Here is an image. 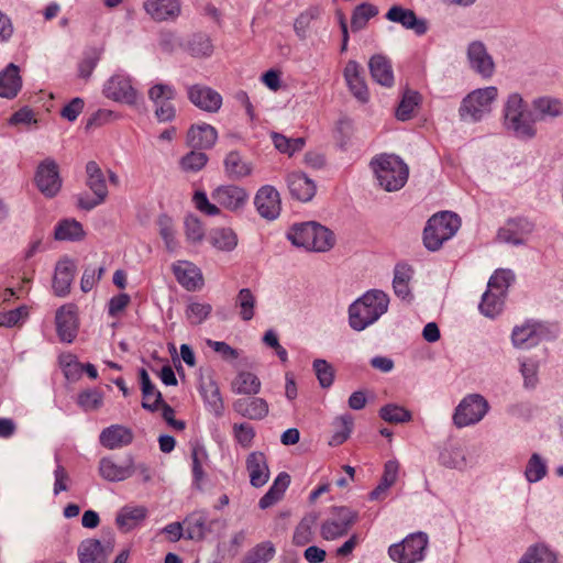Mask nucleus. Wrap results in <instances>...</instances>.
<instances>
[{
	"instance_id": "ea45409f",
	"label": "nucleus",
	"mask_w": 563,
	"mask_h": 563,
	"mask_svg": "<svg viewBox=\"0 0 563 563\" xmlns=\"http://www.w3.org/2000/svg\"><path fill=\"white\" fill-rule=\"evenodd\" d=\"M185 49L196 58L209 57L213 53L212 40L207 33H195L187 40Z\"/></svg>"
},
{
	"instance_id": "0eeeda50",
	"label": "nucleus",
	"mask_w": 563,
	"mask_h": 563,
	"mask_svg": "<svg viewBox=\"0 0 563 563\" xmlns=\"http://www.w3.org/2000/svg\"><path fill=\"white\" fill-rule=\"evenodd\" d=\"M86 185L92 191L93 197H89L87 194H80L77 197V205L80 209L90 211L106 201L108 187L104 174L95 161H89L86 164Z\"/></svg>"
},
{
	"instance_id": "1a4fd4ad",
	"label": "nucleus",
	"mask_w": 563,
	"mask_h": 563,
	"mask_svg": "<svg viewBox=\"0 0 563 563\" xmlns=\"http://www.w3.org/2000/svg\"><path fill=\"white\" fill-rule=\"evenodd\" d=\"M428 536L423 532L411 533L401 542L388 549L390 559L397 563H417L424 558Z\"/></svg>"
},
{
	"instance_id": "f8f14e48",
	"label": "nucleus",
	"mask_w": 563,
	"mask_h": 563,
	"mask_svg": "<svg viewBox=\"0 0 563 563\" xmlns=\"http://www.w3.org/2000/svg\"><path fill=\"white\" fill-rule=\"evenodd\" d=\"M468 68L483 79H490L496 73V64L482 41H472L466 46Z\"/></svg>"
},
{
	"instance_id": "aec40b11",
	"label": "nucleus",
	"mask_w": 563,
	"mask_h": 563,
	"mask_svg": "<svg viewBox=\"0 0 563 563\" xmlns=\"http://www.w3.org/2000/svg\"><path fill=\"white\" fill-rule=\"evenodd\" d=\"M187 95L192 104L207 112H218L222 106L220 93L207 86H190L188 87Z\"/></svg>"
},
{
	"instance_id": "cd10ccee",
	"label": "nucleus",
	"mask_w": 563,
	"mask_h": 563,
	"mask_svg": "<svg viewBox=\"0 0 563 563\" xmlns=\"http://www.w3.org/2000/svg\"><path fill=\"white\" fill-rule=\"evenodd\" d=\"M139 378L142 391V408L155 412L166 404L163 399L162 393L152 383L150 375L145 368H140Z\"/></svg>"
},
{
	"instance_id": "ddd939ff",
	"label": "nucleus",
	"mask_w": 563,
	"mask_h": 563,
	"mask_svg": "<svg viewBox=\"0 0 563 563\" xmlns=\"http://www.w3.org/2000/svg\"><path fill=\"white\" fill-rule=\"evenodd\" d=\"M34 183L40 192L46 198H54L60 191L63 180L57 163L47 157L42 161L34 175Z\"/></svg>"
},
{
	"instance_id": "423d86ee",
	"label": "nucleus",
	"mask_w": 563,
	"mask_h": 563,
	"mask_svg": "<svg viewBox=\"0 0 563 563\" xmlns=\"http://www.w3.org/2000/svg\"><path fill=\"white\" fill-rule=\"evenodd\" d=\"M358 512L347 506H333L321 522L320 536L327 541L338 540L349 533L357 522Z\"/></svg>"
},
{
	"instance_id": "e433bc0d",
	"label": "nucleus",
	"mask_w": 563,
	"mask_h": 563,
	"mask_svg": "<svg viewBox=\"0 0 563 563\" xmlns=\"http://www.w3.org/2000/svg\"><path fill=\"white\" fill-rule=\"evenodd\" d=\"M99 439L104 448L114 450L129 445L133 440V433L124 426L113 424L103 429Z\"/></svg>"
},
{
	"instance_id": "5701e85b",
	"label": "nucleus",
	"mask_w": 563,
	"mask_h": 563,
	"mask_svg": "<svg viewBox=\"0 0 563 563\" xmlns=\"http://www.w3.org/2000/svg\"><path fill=\"white\" fill-rule=\"evenodd\" d=\"M415 276L413 267L406 263L399 262L394 267L393 290L396 297L406 302L413 300V294L410 287Z\"/></svg>"
},
{
	"instance_id": "4468645a",
	"label": "nucleus",
	"mask_w": 563,
	"mask_h": 563,
	"mask_svg": "<svg viewBox=\"0 0 563 563\" xmlns=\"http://www.w3.org/2000/svg\"><path fill=\"white\" fill-rule=\"evenodd\" d=\"M211 198L219 207L238 212L246 206L250 195L243 187L222 185L211 192Z\"/></svg>"
},
{
	"instance_id": "37998d69",
	"label": "nucleus",
	"mask_w": 563,
	"mask_h": 563,
	"mask_svg": "<svg viewBox=\"0 0 563 563\" xmlns=\"http://www.w3.org/2000/svg\"><path fill=\"white\" fill-rule=\"evenodd\" d=\"M191 472L194 477V486L197 489L202 488V482L206 477L205 471H203V464L208 460V453L205 449V446L200 444H195L191 448Z\"/></svg>"
},
{
	"instance_id": "4d7b16f0",
	"label": "nucleus",
	"mask_w": 563,
	"mask_h": 563,
	"mask_svg": "<svg viewBox=\"0 0 563 563\" xmlns=\"http://www.w3.org/2000/svg\"><path fill=\"white\" fill-rule=\"evenodd\" d=\"M379 417L389 423H402L412 419L409 410L395 404H388L379 409Z\"/></svg>"
},
{
	"instance_id": "39448f33",
	"label": "nucleus",
	"mask_w": 563,
	"mask_h": 563,
	"mask_svg": "<svg viewBox=\"0 0 563 563\" xmlns=\"http://www.w3.org/2000/svg\"><path fill=\"white\" fill-rule=\"evenodd\" d=\"M498 97V89L495 86L478 88L471 91L463 98L459 108L460 118L463 121L478 122L490 113L492 106Z\"/></svg>"
},
{
	"instance_id": "bb28decb",
	"label": "nucleus",
	"mask_w": 563,
	"mask_h": 563,
	"mask_svg": "<svg viewBox=\"0 0 563 563\" xmlns=\"http://www.w3.org/2000/svg\"><path fill=\"white\" fill-rule=\"evenodd\" d=\"M544 334L539 323L527 320L521 325H517L512 330V344L519 349H529L537 345Z\"/></svg>"
},
{
	"instance_id": "a878e982",
	"label": "nucleus",
	"mask_w": 563,
	"mask_h": 563,
	"mask_svg": "<svg viewBox=\"0 0 563 563\" xmlns=\"http://www.w3.org/2000/svg\"><path fill=\"white\" fill-rule=\"evenodd\" d=\"M218 140L216 128L207 123L192 124L187 132L186 144L195 150H209Z\"/></svg>"
},
{
	"instance_id": "13d9d810",
	"label": "nucleus",
	"mask_w": 563,
	"mask_h": 563,
	"mask_svg": "<svg viewBox=\"0 0 563 563\" xmlns=\"http://www.w3.org/2000/svg\"><path fill=\"white\" fill-rule=\"evenodd\" d=\"M419 101L420 95L417 91L407 90L396 110L397 119L401 121L409 120Z\"/></svg>"
},
{
	"instance_id": "6e6552de",
	"label": "nucleus",
	"mask_w": 563,
	"mask_h": 563,
	"mask_svg": "<svg viewBox=\"0 0 563 563\" xmlns=\"http://www.w3.org/2000/svg\"><path fill=\"white\" fill-rule=\"evenodd\" d=\"M488 410V401L482 395H467L455 408L453 423L460 429L476 424L486 416Z\"/></svg>"
},
{
	"instance_id": "8fccbe9b",
	"label": "nucleus",
	"mask_w": 563,
	"mask_h": 563,
	"mask_svg": "<svg viewBox=\"0 0 563 563\" xmlns=\"http://www.w3.org/2000/svg\"><path fill=\"white\" fill-rule=\"evenodd\" d=\"M353 417L350 413L342 415L333 421L334 433L330 440L331 445H340L347 440L353 429Z\"/></svg>"
},
{
	"instance_id": "774afa93",
	"label": "nucleus",
	"mask_w": 563,
	"mask_h": 563,
	"mask_svg": "<svg viewBox=\"0 0 563 563\" xmlns=\"http://www.w3.org/2000/svg\"><path fill=\"white\" fill-rule=\"evenodd\" d=\"M78 405L86 411L96 410L102 405V394L97 389H89L78 395Z\"/></svg>"
},
{
	"instance_id": "f257e3e1",
	"label": "nucleus",
	"mask_w": 563,
	"mask_h": 563,
	"mask_svg": "<svg viewBox=\"0 0 563 563\" xmlns=\"http://www.w3.org/2000/svg\"><path fill=\"white\" fill-rule=\"evenodd\" d=\"M504 126L516 139L530 141L537 135L534 117L527 112L522 97L515 92L508 96L504 106Z\"/></svg>"
},
{
	"instance_id": "72a5a7b5",
	"label": "nucleus",
	"mask_w": 563,
	"mask_h": 563,
	"mask_svg": "<svg viewBox=\"0 0 563 563\" xmlns=\"http://www.w3.org/2000/svg\"><path fill=\"white\" fill-rule=\"evenodd\" d=\"M532 115L536 121H550L563 115V101L552 97H539L532 101Z\"/></svg>"
},
{
	"instance_id": "4c0bfd02",
	"label": "nucleus",
	"mask_w": 563,
	"mask_h": 563,
	"mask_svg": "<svg viewBox=\"0 0 563 563\" xmlns=\"http://www.w3.org/2000/svg\"><path fill=\"white\" fill-rule=\"evenodd\" d=\"M186 527V538L189 540L200 541L207 532L210 531L208 527V514L205 510H196L189 514L184 519Z\"/></svg>"
},
{
	"instance_id": "6e6d98bb",
	"label": "nucleus",
	"mask_w": 563,
	"mask_h": 563,
	"mask_svg": "<svg viewBox=\"0 0 563 563\" xmlns=\"http://www.w3.org/2000/svg\"><path fill=\"white\" fill-rule=\"evenodd\" d=\"M378 13V10L375 5L368 3H362L357 5L352 14L351 19V29L353 32H357L364 29L373 16Z\"/></svg>"
},
{
	"instance_id": "20e7f679",
	"label": "nucleus",
	"mask_w": 563,
	"mask_h": 563,
	"mask_svg": "<svg viewBox=\"0 0 563 563\" xmlns=\"http://www.w3.org/2000/svg\"><path fill=\"white\" fill-rule=\"evenodd\" d=\"M460 218L450 211L433 214L423 230V244L429 251H438L443 243L452 239L460 229Z\"/></svg>"
},
{
	"instance_id": "49530a36",
	"label": "nucleus",
	"mask_w": 563,
	"mask_h": 563,
	"mask_svg": "<svg viewBox=\"0 0 563 563\" xmlns=\"http://www.w3.org/2000/svg\"><path fill=\"white\" fill-rule=\"evenodd\" d=\"M261 389V382L250 372H241L232 382V390L240 395H255Z\"/></svg>"
},
{
	"instance_id": "c85d7f7f",
	"label": "nucleus",
	"mask_w": 563,
	"mask_h": 563,
	"mask_svg": "<svg viewBox=\"0 0 563 563\" xmlns=\"http://www.w3.org/2000/svg\"><path fill=\"white\" fill-rule=\"evenodd\" d=\"M233 410L244 418L262 420L268 415L269 407L263 398L246 397L236 399L233 402Z\"/></svg>"
},
{
	"instance_id": "f704fd0d",
	"label": "nucleus",
	"mask_w": 563,
	"mask_h": 563,
	"mask_svg": "<svg viewBox=\"0 0 563 563\" xmlns=\"http://www.w3.org/2000/svg\"><path fill=\"white\" fill-rule=\"evenodd\" d=\"M368 68L373 80L380 86L390 88L395 82L394 71L390 60L382 54L371 57Z\"/></svg>"
},
{
	"instance_id": "58836bf2",
	"label": "nucleus",
	"mask_w": 563,
	"mask_h": 563,
	"mask_svg": "<svg viewBox=\"0 0 563 563\" xmlns=\"http://www.w3.org/2000/svg\"><path fill=\"white\" fill-rule=\"evenodd\" d=\"M223 164L225 175L233 180L242 179L252 173L251 163L243 159L241 154L236 151L228 153Z\"/></svg>"
},
{
	"instance_id": "bf43d9fd",
	"label": "nucleus",
	"mask_w": 563,
	"mask_h": 563,
	"mask_svg": "<svg viewBox=\"0 0 563 563\" xmlns=\"http://www.w3.org/2000/svg\"><path fill=\"white\" fill-rule=\"evenodd\" d=\"M200 151H190L180 158L179 165L183 170L197 173L201 170L208 163V156Z\"/></svg>"
},
{
	"instance_id": "69168bd1",
	"label": "nucleus",
	"mask_w": 563,
	"mask_h": 563,
	"mask_svg": "<svg viewBox=\"0 0 563 563\" xmlns=\"http://www.w3.org/2000/svg\"><path fill=\"white\" fill-rule=\"evenodd\" d=\"M233 435L236 442L244 449H249L252 446L254 438H255V430L254 428L246 423H234L233 424Z\"/></svg>"
},
{
	"instance_id": "5fc2aeb1",
	"label": "nucleus",
	"mask_w": 563,
	"mask_h": 563,
	"mask_svg": "<svg viewBox=\"0 0 563 563\" xmlns=\"http://www.w3.org/2000/svg\"><path fill=\"white\" fill-rule=\"evenodd\" d=\"M548 472V466L545 460H543L540 454L533 453L526 466L525 476L529 483L540 482Z\"/></svg>"
},
{
	"instance_id": "de8ad7c7",
	"label": "nucleus",
	"mask_w": 563,
	"mask_h": 563,
	"mask_svg": "<svg viewBox=\"0 0 563 563\" xmlns=\"http://www.w3.org/2000/svg\"><path fill=\"white\" fill-rule=\"evenodd\" d=\"M440 463L449 468L463 471L467 467V459L463 448L450 446L444 449L439 456Z\"/></svg>"
},
{
	"instance_id": "4be33fe9",
	"label": "nucleus",
	"mask_w": 563,
	"mask_h": 563,
	"mask_svg": "<svg viewBox=\"0 0 563 563\" xmlns=\"http://www.w3.org/2000/svg\"><path fill=\"white\" fill-rule=\"evenodd\" d=\"M199 391L205 400L207 409L216 417H221L224 411V405L218 383L211 374L200 376Z\"/></svg>"
},
{
	"instance_id": "864d4df0",
	"label": "nucleus",
	"mask_w": 563,
	"mask_h": 563,
	"mask_svg": "<svg viewBox=\"0 0 563 563\" xmlns=\"http://www.w3.org/2000/svg\"><path fill=\"white\" fill-rule=\"evenodd\" d=\"M556 558L545 545L529 547L518 563H555Z\"/></svg>"
},
{
	"instance_id": "680f3d73",
	"label": "nucleus",
	"mask_w": 563,
	"mask_h": 563,
	"mask_svg": "<svg viewBox=\"0 0 563 563\" xmlns=\"http://www.w3.org/2000/svg\"><path fill=\"white\" fill-rule=\"evenodd\" d=\"M78 330L77 319H56V332L62 342L71 343L76 339Z\"/></svg>"
},
{
	"instance_id": "7ed1b4c3",
	"label": "nucleus",
	"mask_w": 563,
	"mask_h": 563,
	"mask_svg": "<svg viewBox=\"0 0 563 563\" xmlns=\"http://www.w3.org/2000/svg\"><path fill=\"white\" fill-rule=\"evenodd\" d=\"M379 186L386 191L400 190L409 176L408 165L395 154H380L371 161Z\"/></svg>"
},
{
	"instance_id": "09e8293b",
	"label": "nucleus",
	"mask_w": 563,
	"mask_h": 563,
	"mask_svg": "<svg viewBox=\"0 0 563 563\" xmlns=\"http://www.w3.org/2000/svg\"><path fill=\"white\" fill-rule=\"evenodd\" d=\"M211 244L223 252H231L238 245V236L230 228H219L210 234Z\"/></svg>"
},
{
	"instance_id": "dca6fc26",
	"label": "nucleus",
	"mask_w": 563,
	"mask_h": 563,
	"mask_svg": "<svg viewBox=\"0 0 563 563\" xmlns=\"http://www.w3.org/2000/svg\"><path fill=\"white\" fill-rule=\"evenodd\" d=\"M113 549L114 541L112 538L104 541V543L90 538L80 542L77 554L80 563H107Z\"/></svg>"
},
{
	"instance_id": "2f4dec72",
	"label": "nucleus",
	"mask_w": 563,
	"mask_h": 563,
	"mask_svg": "<svg viewBox=\"0 0 563 563\" xmlns=\"http://www.w3.org/2000/svg\"><path fill=\"white\" fill-rule=\"evenodd\" d=\"M246 470L250 475V483L254 487L264 486L269 478V470L264 453L254 451L246 457Z\"/></svg>"
},
{
	"instance_id": "412c9836",
	"label": "nucleus",
	"mask_w": 563,
	"mask_h": 563,
	"mask_svg": "<svg viewBox=\"0 0 563 563\" xmlns=\"http://www.w3.org/2000/svg\"><path fill=\"white\" fill-rule=\"evenodd\" d=\"M385 18L390 22L399 23L407 30H412L419 36L428 31V23L424 19L418 18L411 9L401 5H393Z\"/></svg>"
},
{
	"instance_id": "e2e57ef3",
	"label": "nucleus",
	"mask_w": 563,
	"mask_h": 563,
	"mask_svg": "<svg viewBox=\"0 0 563 563\" xmlns=\"http://www.w3.org/2000/svg\"><path fill=\"white\" fill-rule=\"evenodd\" d=\"M318 382L322 388H329L334 380V368L325 360L317 358L312 364Z\"/></svg>"
},
{
	"instance_id": "9b49d317",
	"label": "nucleus",
	"mask_w": 563,
	"mask_h": 563,
	"mask_svg": "<svg viewBox=\"0 0 563 563\" xmlns=\"http://www.w3.org/2000/svg\"><path fill=\"white\" fill-rule=\"evenodd\" d=\"M176 95L172 85L159 82L150 88L148 99L154 103V115L158 122H172L176 118V108L172 103Z\"/></svg>"
},
{
	"instance_id": "0e129e2a",
	"label": "nucleus",
	"mask_w": 563,
	"mask_h": 563,
	"mask_svg": "<svg viewBox=\"0 0 563 563\" xmlns=\"http://www.w3.org/2000/svg\"><path fill=\"white\" fill-rule=\"evenodd\" d=\"M101 53L98 49L86 52L78 63V76L85 80L89 79L100 60Z\"/></svg>"
},
{
	"instance_id": "c756f323",
	"label": "nucleus",
	"mask_w": 563,
	"mask_h": 563,
	"mask_svg": "<svg viewBox=\"0 0 563 563\" xmlns=\"http://www.w3.org/2000/svg\"><path fill=\"white\" fill-rule=\"evenodd\" d=\"M286 183L292 198L308 202L316 195V184L302 173H291L287 176Z\"/></svg>"
},
{
	"instance_id": "9d476101",
	"label": "nucleus",
	"mask_w": 563,
	"mask_h": 563,
	"mask_svg": "<svg viewBox=\"0 0 563 563\" xmlns=\"http://www.w3.org/2000/svg\"><path fill=\"white\" fill-rule=\"evenodd\" d=\"M389 297L380 289H369L349 307V317H382L388 310Z\"/></svg>"
},
{
	"instance_id": "473e14b6",
	"label": "nucleus",
	"mask_w": 563,
	"mask_h": 563,
	"mask_svg": "<svg viewBox=\"0 0 563 563\" xmlns=\"http://www.w3.org/2000/svg\"><path fill=\"white\" fill-rule=\"evenodd\" d=\"M350 91L362 102L368 100V89L362 76L361 66L355 60H349L343 71Z\"/></svg>"
},
{
	"instance_id": "7c9ffc66",
	"label": "nucleus",
	"mask_w": 563,
	"mask_h": 563,
	"mask_svg": "<svg viewBox=\"0 0 563 563\" xmlns=\"http://www.w3.org/2000/svg\"><path fill=\"white\" fill-rule=\"evenodd\" d=\"M22 77L20 67L10 63L0 71V97L14 99L22 89Z\"/></svg>"
},
{
	"instance_id": "052dcab7",
	"label": "nucleus",
	"mask_w": 563,
	"mask_h": 563,
	"mask_svg": "<svg viewBox=\"0 0 563 563\" xmlns=\"http://www.w3.org/2000/svg\"><path fill=\"white\" fill-rule=\"evenodd\" d=\"M157 224L166 249L169 252H174L177 249V241L175 239L173 220L168 216L162 214L157 220Z\"/></svg>"
},
{
	"instance_id": "6ab92c4d",
	"label": "nucleus",
	"mask_w": 563,
	"mask_h": 563,
	"mask_svg": "<svg viewBox=\"0 0 563 563\" xmlns=\"http://www.w3.org/2000/svg\"><path fill=\"white\" fill-rule=\"evenodd\" d=\"M533 229V223L526 218L511 219L498 230L497 239L507 244L522 245Z\"/></svg>"
},
{
	"instance_id": "c9c22d12",
	"label": "nucleus",
	"mask_w": 563,
	"mask_h": 563,
	"mask_svg": "<svg viewBox=\"0 0 563 563\" xmlns=\"http://www.w3.org/2000/svg\"><path fill=\"white\" fill-rule=\"evenodd\" d=\"M143 7L146 13L155 21L175 19L180 13L178 0H146Z\"/></svg>"
},
{
	"instance_id": "f3484780",
	"label": "nucleus",
	"mask_w": 563,
	"mask_h": 563,
	"mask_svg": "<svg viewBox=\"0 0 563 563\" xmlns=\"http://www.w3.org/2000/svg\"><path fill=\"white\" fill-rule=\"evenodd\" d=\"M254 206L263 219H277L282 210L279 192L271 185L262 186L254 197Z\"/></svg>"
},
{
	"instance_id": "79ce46f5",
	"label": "nucleus",
	"mask_w": 563,
	"mask_h": 563,
	"mask_svg": "<svg viewBox=\"0 0 563 563\" xmlns=\"http://www.w3.org/2000/svg\"><path fill=\"white\" fill-rule=\"evenodd\" d=\"M504 296L495 290L486 289L482 295V300L478 309L484 317H497L504 311L505 299Z\"/></svg>"
},
{
	"instance_id": "a211bd4d",
	"label": "nucleus",
	"mask_w": 563,
	"mask_h": 563,
	"mask_svg": "<svg viewBox=\"0 0 563 563\" xmlns=\"http://www.w3.org/2000/svg\"><path fill=\"white\" fill-rule=\"evenodd\" d=\"M99 475L107 482H122L134 474V459L128 455L121 463L112 456H104L99 461Z\"/></svg>"
},
{
	"instance_id": "f03ea898",
	"label": "nucleus",
	"mask_w": 563,
	"mask_h": 563,
	"mask_svg": "<svg viewBox=\"0 0 563 563\" xmlns=\"http://www.w3.org/2000/svg\"><path fill=\"white\" fill-rule=\"evenodd\" d=\"M287 239L295 246L313 252H328L335 243L333 232L317 222L294 224L287 232Z\"/></svg>"
},
{
	"instance_id": "a18cd8bd",
	"label": "nucleus",
	"mask_w": 563,
	"mask_h": 563,
	"mask_svg": "<svg viewBox=\"0 0 563 563\" xmlns=\"http://www.w3.org/2000/svg\"><path fill=\"white\" fill-rule=\"evenodd\" d=\"M516 275L509 268H498L489 277L487 289L507 296L509 287L515 283Z\"/></svg>"
},
{
	"instance_id": "603ef678",
	"label": "nucleus",
	"mask_w": 563,
	"mask_h": 563,
	"mask_svg": "<svg viewBox=\"0 0 563 563\" xmlns=\"http://www.w3.org/2000/svg\"><path fill=\"white\" fill-rule=\"evenodd\" d=\"M275 547L271 541L258 543L244 556L242 563H267L275 555Z\"/></svg>"
},
{
	"instance_id": "c03bdc74",
	"label": "nucleus",
	"mask_w": 563,
	"mask_h": 563,
	"mask_svg": "<svg viewBox=\"0 0 563 563\" xmlns=\"http://www.w3.org/2000/svg\"><path fill=\"white\" fill-rule=\"evenodd\" d=\"M84 235L85 231L81 223L74 219L60 221L54 232V236L58 241H79Z\"/></svg>"
},
{
	"instance_id": "338daca9",
	"label": "nucleus",
	"mask_w": 563,
	"mask_h": 563,
	"mask_svg": "<svg viewBox=\"0 0 563 563\" xmlns=\"http://www.w3.org/2000/svg\"><path fill=\"white\" fill-rule=\"evenodd\" d=\"M185 233L187 239L197 243L205 238V228L198 217L189 214L185 218Z\"/></svg>"
},
{
	"instance_id": "b1692460",
	"label": "nucleus",
	"mask_w": 563,
	"mask_h": 563,
	"mask_svg": "<svg viewBox=\"0 0 563 563\" xmlns=\"http://www.w3.org/2000/svg\"><path fill=\"white\" fill-rule=\"evenodd\" d=\"M177 282L187 290L195 291L203 286L200 268L189 261H177L172 266Z\"/></svg>"
},
{
	"instance_id": "3c124183",
	"label": "nucleus",
	"mask_w": 563,
	"mask_h": 563,
	"mask_svg": "<svg viewBox=\"0 0 563 563\" xmlns=\"http://www.w3.org/2000/svg\"><path fill=\"white\" fill-rule=\"evenodd\" d=\"M316 515H308L301 519L292 536V542L295 545L302 547L313 540L312 526L316 523Z\"/></svg>"
},
{
	"instance_id": "a19ab883",
	"label": "nucleus",
	"mask_w": 563,
	"mask_h": 563,
	"mask_svg": "<svg viewBox=\"0 0 563 563\" xmlns=\"http://www.w3.org/2000/svg\"><path fill=\"white\" fill-rule=\"evenodd\" d=\"M147 510L143 506L123 507L117 515L115 522L124 531L135 528L146 517Z\"/></svg>"
},
{
	"instance_id": "393cba45",
	"label": "nucleus",
	"mask_w": 563,
	"mask_h": 563,
	"mask_svg": "<svg viewBox=\"0 0 563 563\" xmlns=\"http://www.w3.org/2000/svg\"><path fill=\"white\" fill-rule=\"evenodd\" d=\"M76 271V263L71 258L64 257L57 262L53 278V289L57 296L69 294Z\"/></svg>"
},
{
	"instance_id": "2eb2a0df",
	"label": "nucleus",
	"mask_w": 563,
	"mask_h": 563,
	"mask_svg": "<svg viewBox=\"0 0 563 563\" xmlns=\"http://www.w3.org/2000/svg\"><path fill=\"white\" fill-rule=\"evenodd\" d=\"M103 95L113 101L133 104L136 102V90L131 78L122 73L112 75L103 85Z\"/></svg>"
}]
</instances>
